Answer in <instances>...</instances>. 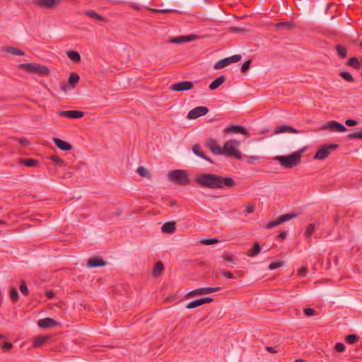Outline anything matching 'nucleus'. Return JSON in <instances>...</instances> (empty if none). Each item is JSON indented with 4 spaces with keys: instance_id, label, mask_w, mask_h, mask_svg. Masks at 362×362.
Listing matches in <instances>:
<instances>
[{
    "instance_id": "1",
    "label": "nucleus",
    "mask_w": 362,
    "mask_h": 362,
    "mask_svg": "<svg viewBox=\"0 0 362 362\" xmlns=\"http://www.w3.org/2000/svg\"><path fill=\"white\" fill-rule=\"evenodd\" d=\"M304 151L305 148H302L289 156H277L274 160L279 161L286 168H291L300 163L301 155Z\"/></svg>"
},
{
    "instance_id": "2",
    "label": "nucleus",
    "mask_w": 362,
    "mask_h": 362,
    "mask_svg": "<svg viewBox=\"0 0 362 362\" xmlns=\"http://www.w3.org/2000/svg\"><path fill=\"white\" fill-rule=\"evenodd\" d=\"M217 174L202 173L196 176L195 182L202 187L216 189Z\"/></svg>"
},
{
    "instance_id": "3",
    "label": "nucleus",
    "mask_w": 362,
    "mask_h": 362,
    "mask_svg": "<svg viewBox=\"0 0 362 362\" xmlns=\"http://www.w3.org/2000/svg\"><path fill=\"white\" fill-rule=\"evenodd\" d=\"M239 145L240 141L235 139L226 141L221 148V155L226 157H234L236 159L240 160L242 158L241 153L237 149Z\"/></svg>"
},
{
    "instance_id": "4",
    "label": "nucleus",
    "mask_w": 362,
    "mask_h": 362,
    "mask_svg": "<svg viewBox=\"0 0 362 362\" xmlns=\"http://www.w3.org/2000/svg\"><path fill=\"white\" fill-rule=\"evenodd\" d=\"M168 179L178 185L184 186L190 184L189 175L185 170L177 169L170 171Z\"/></svg>"
},
{
    "instance_id": "5",
    "label": "nucleus",
    "mask_w": 362,
    "mask_h": 362,
    "mask_svg": "<svg viewBox=\"0 0 362 362\" xmlns=\"http://www.w3.org/2000/svg\"><path fill=\"white\" fill-rule=\"evenodd\" d=\"M18 67L22 70L36 74L41 76H48L50 73L49 68L46 66L35 63L20 64Z\"/></svg>"
},
{
    "instance_id": "6",
    "label": "nucleus",
    "mask_w": 362,
    "mask_h": 362,
    "mask_svg": "<svg viewBox=\"0 0 362 362\" xmlns=\"http://www.w3.org/2000/svg\"><path fill=\"white\" fill-rule=\"evenodd\" d=\"M339 148L338 144H332L322 146L315 154L314 160H324L327 158L331 152Z\"/></svg>"
},
{
    "instance_id": "7",
    "label": "nucleus",
    "mask_w": 362,
    "mask_h": 362,
    "mask_svg": "<svg viewBox=\"0 0 362 362\" xmlns=\"http://www.w3.org/2000/svg\"><path fill=\"white\" fill-rule=\"evenodd\" d=\"M320 130H328L331 132H346L347 129L342 124L337 121L332 120L322 125L320 128Z\"/></svg>"
},
{
    "instance_id": "8",
    "label": "nucleus",
    "mask_w": 362,
    "mask_h": 362,
    "mask_svg": "<svg viewBox=\"0 0 362 362\" xmlns=\"http://www.w3.org/2000/svg\"><path fill=\"white\" fill-rule=\"evenodd\" d=\"M221 289V287H204V288H199L194 289V290H192V291H189V293H187L185 295V298H192L193 296H195L208 294V293H211L212 292L220 291Z\"/></svg>"
},
{
    "instance_id": "9",
    "label": "nucleus",
    "mask_w": 362,
    "mask_h": 362,
    "mask_svg": "<svg viewBox=\"0 0 362 362\" xmlns=\"http://www.w3.org/2000/svg\"><path fill=\"white\" fill-rule=\"evenodd\" d=\"M194 83L192 81H184L171 85L170 89L175 92L189 90L193 88Z\"/></svg>"
},
{
    "instance_id": "10",
    "label": "nucleus",
    "mask_w": 362,
    "mask_h": 362,
    "mask_svg": "<svg viewBox=\"0 0 362 362\" xmlns=\"http://www.w3.org/2000/svg\"><path fill=\"white\" fill-rule=\"evenodd\" d=\"M209 112V109L205 106H199L191 110L187 114V119H194L199 117L204 116Z\"/></svg>"
},
{
    "instance_id": "11",
    "label": "nucleus",
    "mask_w": 362,
    "mask_h": 362,
    "mask_svg": "<svg viewBox=\"0 0 362 362\" xmlns=\"http://www.w3.org/2000/svg\"><path fill=\"white\" fill-rule=\"evenodd\" d=\"M235 185V182L233 178L229 177L217 176L216 189L223 188V187H233Z\"/></svg>"
},
{
    "instance_id": "12",
    "label": "nucleus",
    "mask_w": 362,
    "mask_h": 362,
    "mask_svg": "<svg viewBox=\"0 0 362 362\" xmlns=\"http://www.w3.org/2000/svg\"><path fill=\"white\" fill-rule=\"evenodd\" d=\"M226 134H241L243 135L249 136V133L246 128L240 125H231L224 129Z\"/></svg>"
},
{
    "instance_id": "13",
    "label": "nucleus",
    "mask_w": 362,
    "mask_h": 362,
    "mask_svg": "<svg viewBox=\"0 0 362 362\" xmlns=\"http://www.w3.org/2000/svg\"><path fill=\"white\" fill-rule=\"evenodd\" d=\"M58 115L70 119H79L83 117L84 112L80 110H65L59 112Z\"/></svg>"
},
{
    "instance_id": "14",
    "label": "nucleus",
    "mask_w": 362,
    "mask_h": 362,
    "mask_svg": "<svg viewBox=\"0 0 362 362\" xmlns=\"http://www.w3.org/2000/svg\"><path fill=\"white\" fill-rule=\"evenodd\" d=\"M59 325V322L49 317L42 318L37 321V325L43 329L54 327Z\"/></svg>"
},
{
    "instance_id": "15",
    "label": "nucleus",
    "mask_w": 362,
    "mask_h": 362,
    "mask_svg": "<svg viewBox=\"0 0 362 362\" xmlns=\"http://www.w3.org/2000/svg\"><path fill=\"white\" fill-rule=\"evenodd\" d=\"M88 267H99L106 265V262L100 257H90L87 262Z\"/></svg>"
},
{
    "instance_id": "16",
    "label": "nucleus",
    "mask_w": 362,
    "mask_h": 362,
    "mask_svg": "<svg viewBox=\"0 0 362 362\" xmlns=\"http://www.w3.org/2000/svg\"><path fill=\"white\" fill-rule=\"evenodd\" d=\"M53 142L58 148L64 151H68L72 148L70 143L63 141L59 138H54Z\"/></svg>"
},
{
    "instance_id": "17",
    "label": "nucleus",
    "mask_w": 362,
    "mask_h": 362,
    "mask_svg": "<svg viewBox=\"0 0 362 362\" xmlns=\"http://www.w3.org/2000/svg\"><path fill=\"white\" fill-rule=\"evenodd\" d=\"M284 132H288V133H293V134H298L300 132L288 125H281L276 127L274 129V134H279Z\"/></svg>"
},
{
    "instance_id": "18",
    "label": "nucleus",
    "mask_w": 362,
    "mask_h": 362,
    "mask_svg": "<svg viewBox=\"0 0 362 362\" xmlns=\"http://www.w3.org/2000/svg\"><path fill=\"white\" fill-rule=\"evenodd\" d=\"M192 151L196 156L202 158L204 160H206L210 162L211 163H214V162L211 160V159L205 155V153L202 151V148L199 144H196L193 145Z\"/></svg>"
},
{
    "instance_id": "19",
    "label": "nucleus",
    "mask_w": 362,
    "mask_h": 362,
    "mask_svg": "<svg viewBox=\"0 0 362 362\" xmlns=\"http://www.w3.org/2000/svg\"><path fill=\"white\" fill-rule=\"evenodd\" d=\"M206 146L214 154L221 155V148L217 145V142L215 139H209Z\"/></svg>"
},
{
    "instance_id": "20",
    "label": "nucleus",
    "mask_w": 362,
    "mask_h": 362,
    "mask_svg": "<svg viewBox=\"0 0 362 362\" xmlns=\"http://www.w3.org/2000/svg\"><path fill=\"white\" fill-rule=\"evenodd\" d=\"M85 15L90 17L93 20L97 22L105 23L107 22V19L103 16L99 15L93 10H87L85 11Z\"/></svg>"
},
{
    "instance_id": "21",
    "label": "nucleus",
    "mask_w": 362,
    "mask_h": 362,
    "mask_svg": "<svg viewBox=\"0 0 362 362\" xmlns=\"http://www.w3.org/2000/svg\"><path fill=\"white\" fill-rule=\"evenodd\" d=\"M161 230L164 233H173L176 230L175 222L170 221L165 223L162 226Z\"/></svg>"
},
{
    "instance_id": "22",
    "label": "nucleus",
    "mask_w": 362,
    "mask_h": 362,
    "mask_svg": "<svg viewBox=\"0 0 362 362\" xmlns=\"http://www.w3.org/2000/svg\"><path fill=\"white\" fill-rule=\"evenodd\" d=\"M295 27V24L290 21H281L275 25V28L278 30H291Z\"/></svg>"
},
{
    "instance_id": "23",
    "label": "nucleus",
    "mask_w": 362,
    "mask_h": 362,
    "mask_svg": "<svg viewBox=\"0 0 362 362\" xmlns=\"http://www.w3.org/2000/svg\"><path fill=\"white\" fill-rule=\"evenodd\" d=\"M226 81V77L223 75L220 76L216 78L209 84V89L211 90H214L217 89L221 84H223Z\"/></svg>"
},
{
    "instance_id": "24",
    "label": "nucleus",
    "mask_w": 362,
    "mask_h": 362,
    "mask_svg": "<svg viewBox=\"0 0 362 362\" xmlns=\"http://www.w3.org/2000/svg\"><path fill=\"white\" fill-rule=\"evenodd\" d=\"M80 80V76L75 72H71L68 78V84L72 88H75Z\"/></svg>"
},
{
    "instance_id": "25",
    "label": "nucleus",
    "mask_w": 362,
    "mask_h": 362,
    "mask_svg": "<svg viewBox=\"0 0 362 362\" xmlns=\"http://www.w3.org/2000/svg\"><path fill=\"white\" fill-rule=\"evenodd\" d=\"M20 163L27 167H37L39 165V161L33 158H21Z\"/></svg>"
},
{
    "instance_id": "26",
    "label": "nucleus",
    "mask_w": 362,
    "mask_h": 362,
    "mask_svg": "<svg viewBox=\"0 0 362 362\" xmlns=\"http://www.w3.org/2000/svg\"><path fill=\"white\" fill-rule=\"evenodd\" d=\"M163 269H164L163 264L160 261L157 262L153 269V272H152L153 276H154V277L159 276L161 274L162 272L163 271Z\"/></svg>"
},
{
    "instance_id": "27",
    "label": "nucleus",
    "mask_w": 362,
    "mask_h": 362,
    "mask_svg": "<svg viewBox=\"0 0 362 362\" xmlns=\"http://www.w3.org/2000/svg\"><path fill=\"white\" fill-rule=\"evenodd\" d=\"M49 338V336H45V335L37 336L35 338L33 345L34 347L42 346Z\"/></svg>"
},
{
    "instance_id": "28",
    "label": "nucleus",
    "mask_w": 362,
    "mask_h": 362,
    "mask_svg": "<svg viewBox=\"0 0 362 362\" xmlns=\"http://www.w3.org/2000/svg\"><path fill=\"white\" fill-rule=\"evenodd\" d=\"M4 50L8 53H10L13 55L16 56H24L25 52L22 50H21L18 48L14 47H5L4 48Z\"/></svg>"
},
{
    "instance_id": "29",
    "label": "nucleus",
    "mask_w": 362,
    "mask_h": 362,
    "mask_svg": "<svg viewBox=\"0 0 362 362\" xmlns=\"http://www.w3.org/2000/svg\"><path fill=\"white\" fill-rule=\"evenodd\" d=\"M35 3L41 7L49 8L56 4V0H35Z\"/></svg>"
},
{
    "instance_id": "30",
    "label": "nucleus",
    "mask_w": 362,
    "mask_h": 362,
    "mask_svg": "<svg viewBox=\"0 0 362 362\" xmlns=\"http://www.w3.org/2000/svg\"><path fill=\"white\" fill-rule=\"evenodd\" d=\"M66 54L71 61L76 63H79L81 60V55L77 51L69 50Z\"/></svg>"
},
{
    "instance_id": "31",
    "label": "nucleus",
    "mask_w": 362,
    "mask_h": 362,
    "mask_svg": "<svg viewBox=\"0 0 362 362\" xmlns=\"http://www.w3.org/2000/svg\"><path fill=\"white\" fill-rule=\"evenodd\" d=\"M347 66H351L356 69H360L361 64L358 59L356 57L350 58L346 63Z\"/></svg>"
},
{
    "instance_id": "32",
    "label": "nucleus",
    "mask_w": 362,
    "mask_h": 362,
    "mask_svg": "<svg viewBox=\"0 0 362 362\" xmlns=\"http://www.w3.org/2000/svg\"><path fill=\"white\" fill-rule=\"evenodd\" d=\"M335 49L340 58L345 59L347 57V49L344 45L337 44L335 46Z\"/></svg>"
},
{
    "instance_id": "33",
    "label": "nucleus",
    "mask_w": 362,
    "mask_h": 362,
    "mask_svg": "<svg viewBox=\"0 0 362 362\" xmlns=\"http://www.w3.org/2000/svg\"><path fill=\"white\" fill-rule=\"evenodd\" d=\"M261 251V247L258 243H255L253 247L248 250L247 255L248 257H255Z\"/></svg>"
},
{
    "instance_id": "34",
    "label": "nucleus",
    "mask_w": 362,
    "mask_h": 362,
    "mask_svg": "<svg viewBox=\"0 0 362 362\" xmlns=\"http://www.w3.org/2000/svg\"><path fill=\"white\" fill-rule=\"evenodd\" d=\"M136 172L142 177H146L147 179L151 178V175L149 170L143 166L138 167Z\"/></svg>"
},
{
    "instance_id": "35",
    "label": "nucleus",
    "mask_w": 362,
    "mask_h": 362,
    "mask_svg": "<svg viewBox=\"0 0 362 362\" xmlns=\"http://www.w3.org/2000/svg\"><path fill=\"white\" fill-rule=\"evenodd\" d=\"M229 64H230L229 60H228V57H226V58H224V59H221L218 62H217L215 64L214 69H223V68L228 66Z\"/></svg>"
},
{
    "instance_id": "36",
    "label": "nucleus",
    "mask_w": 362,
    "mask_h": 362,
    "mask_svg": "<svg viewBox=\"0 0 362 362\" xmlns=\"http://www.w3.org/2000/svg\"><path fill=\"white\" fill-rule=\"evenodd\" d=\"M298 214L296 213H289L285 214L279 216L280 221L282 223L288 221L292 218L297 217Z\"/></svg>"
},
{
    "instance_id": "37",
    "label": "nucleus",
    "mask_w": 362,
    "mask_h": 362,
    "mask_svg": "<svg viewBox=\"0 0 362 362\" xmlns=\"http://www.w3.org/2000/svg\"><path fill=\"white\" fill-rule=\"evenodd\" d=\"M201 305H202V300H200V298H199V299H196V300H192L190 303H187L186 305V308L193 309V308H197Z\"/></svg>"
},
{
    "instance_id": "38",
    "label": "nucleus",
    "mask_w": 362,
    "mask_h": 362,
    "mask_svg": "<svg viewBox=\"0 0 362 362\" xmlns=\"http://www.w3.org/2000/svg\"><path fill=\"white\" fill-rule=\"evenodd\" d=\"M339 76L348 82L353 83L354 81V77L349 72L341 71Z\"/></svg>"
},
{
    "instance_id": "39",
    "label": "nucleus",
    "mask_w": 362,
    "mask_h": 362,
    "mask_svg": "<svg viewBox=\"0 0 362 362\" xmlns=\"http://www.w3.org/2000/svg\"><path fill=\"white\" fill-rule=\"evenodd\" d=\"M49 159L60 167L65 165L64 161L57 155H52Z\"/></svg>"
},
{
    "instance_id": "40",
    "label": "nucleus",
    "mask_w": 362,
    "mask_h": 362,
    "mask_svg": "<svg viewBox=\"0 0 362 362\" xmlns=\"http://www.w3.org/2000/svg\"><path fill=\"white\" fill-rule=\"evenodd\" d=\"M315 229V226L314 223L309 224L308 226L307 227L305 231L304 232V236L305 238L310 237L313 234Z\"/></svg>"
},
{
    "instance_id": "41",
    "label": "nucleus",
    "mask_w": 362,
    "mask_h": 362,
    "mask_svg": "<svg viewBox=\"0 0 362 362\" xmlns=\"http://www.w3.org/2000/svg\"><path fill=\"white\" fill-rule=\"evenodd\" d=\"M345 339L347 344H353L358 339V337L356 334H351L347 335Z\"/></svg>"
},
{
    "instance_id": "42",
    "label": "nucleus",
    "mask_w": 362,
    "mask_h": 362,
    "mask_svg": "<svg viewBox=\"0 0 362 362\" xmlns=\"http://www.w3.org/2000/svg\"><path fill=\"white\" fill-rule=\"evenodd\" d=\"M170 43L173 44H180L183 42H186V40L185 39L184 36H179L176 37H172L169 40Z\"/></svg>"
},
{
    "instance_id": "43",
    "label": "nucleus",
    "mask_w": 362,
    "mask_h": 362,
    "mask_svg": "<svg viewBox=\"0 0 362 362\" xmlns=\"http://www.w3.org/2000/svg\"><path fill=\"white\" fill-rule=\"evenodd\" d=\"M219 240L217 238H211V239H203L200 241V243L205 245H210L218 243Z\"/></svg>"
},
{
    "instance_id": "44",
    "label": "nucleus",
    "mask_w": 362,
    "mask_h": 362,
    "mask_svg": "<svg viewBox=\"0 0 362 362\" xmlns=\"http://www.w3.org/2000/svg\"><path fill=\"white\" fill-rule=\"evenodd\" d=\"M151 11L155 13H177L178 11L174 9H155L153 8Z\"/></svg>"
},
{
    "instance_id": "45",
    "label": "nucleus",
    "mask_w": 362,
    "mask_h": 362,
    "mask_svg": "<svg viewBox=\"0 0 362 362\" xmlns=\"http://www.w3.org/2000/svg\"><path fill=\"white\" fill-rule=\"evenodd\" d=\"M281 223V222L280 221V218H279V217H278L276 220L272 221L269 222L267 224L266 228L267 229H271V228H274L275 226H279Z\"/></svg>"
},
{
    "instance_id": "46",
    "label": "nucleus",
    "mask_w": 362,
    "mask_h": 362,
    "mask_svg": "<svg viewBox=\"0 0 362 362\" xmlns=\"http://www.w3.org/2000/svg\"><path fill=\"white\" fill-rule=\"evenodd\" d=\"M346 137L348 139H350V140L355 139H362V132L349 134L346 136Z\"/></svg>"
},
{
    "instance_id": "47",
    "label": "nucleus",
    "mask_w": 362,
    "mask_h": 362,
    "mask_svg": "<svg viewBox=\"0 0 362 362\" xmlns=\"http://www.w3.org/2000/svg\"><path fill=\"white\" fill-rule=\"evenodd\" d=\"M0 346L4 351H8L12 349L13 344L8 341H4L1 343Z\"/></svg>"
},
{
    "instance_id": "48",
    "label": "nucleus",
    "mask_w": 362,
    "mask_h": 362,
    "mask_svg": "<svg viewBox=\"0 0 362 362\" xmlns=\"http://www.w3.org/2000/svg\"><path fill=\"white\" fill-rule=\"evenodd\" d=\"M284 265V262L283 261H279V262H272L269 265V269L270 270H273V269H277V268H279L281 267H283Z\"/></svg>"
},
{
    "instance_id": "49",
    "label": "nucleus",
    "mask_w": 362,
    "mask_h": 362,
    "mask_svg": "<svg viewBox=\"0 0 362 362\" xmlns=\"http://www.w3.org/2000/svg\"><path fill=\"white\" fill-rule=\"evenodd\" d=\"M251 63H252V59H248L246 62H245L241 66V69H240L241 71L243 73H246L248 71V69H250Z\"/></svg>"
},
{
    "instance_id": "50",
    "label": "nucleus",
    "mask_w": 362,
    "mask_h": 362,
    "mask_svg": "<svg viewBox=\"0 0 362 362\" xmlns=\"http://www.w3.org/2000/svg\"><path fill=\"white\" fill-rule=\"evenodd\" d=\"M19 289L21 291V292L24 295V296H28V289L27 288V286L25 283L24 281H22L21 282V284H20V286H19Z\"/></svg>"
},
{
    "instance_id": "51",
    "label": "nucleus",
    "mask_w": 362,
    "mask_h": 362,
    "mask_svg": "<svg viewBox=\"0 0 362 362\" xmlns=\"http://www.w3.org/2000/svg\"><path fill=\"white\" fill-rule=\"evenodd\" d=\"M11 298L13 302H16L18 300V293L15 288L11 289Z\"/></svg>"
},
{
    "instance_id": "52",
    "label": "nucleus",
    "mask_w": 362,
    "mask_h": 362,
    "mask_svg": "<svg viewBox=\"0 0 362 362\" xmlns=\"http://www.w3.org/2000/svg\"><path fill=\"white\" fill-rule=\"evenodd\" d=\"M228 59L229 63L230 64L231 63H235V62L240 61V59H242V57L240 54H235L232 57H228Z\"/></svg>"
},
{
    "instance_id": "53",
    "label": "nucleus",
    "mask_w": 362,
    "mask_h": 362,
    "mask_svg": "<svg viewBox=\"0 0 362 362\" xmlns=\"http://www.w3.org/2000/svg\"><path fill=\"white\" fill-rule=\"evenodd\" d=\"M303 313L308 317H311L316 314V311L313 308H305Z\"/></svg>"
},
{
    "instance_id": "54",
    "label": "nucleus",
    "mask_w": 362,
    "mask_h": 362,
    "mask_svg": "<svg viewBox=\"0 0 362 362\" xmlns=\"http://www.w3.org/2000/svg\"><path fill=\"white\" fill-rule=\"evenodd\" d=\"M334 349L338 352H342L345 350V345L343 343H337L334 346Z\"/></svg>"
},
{
    "instance_id": "55",
    "label": "nucleus",
    "mask_w": 362,
    "mask_h": 362,
    "mask_svg": "<svg viewBox=\"0 0 362 362\" xmlns=\"http://www.w3.org/2000/svg\"><path fill=\"white\" fill-rule=\"evenodd\" d=\"M221 274L222 276H223L224 277L228 278V279H234L235 278L233 273H232L230 272L223 270L221 272Z\"/></svg>"
},
{
    "instance_id": "56",
    "label": "nucleus",
    "mask_w": 362,
    "mask_h": 362,
    "mask_svg": "<svg viewBox=\"0 0 362 362\" xmlns=\"http://www.w3.org/2000/svg\"><path fill=\"white\" fill-rule=\"evenodd\" d=\"M308 272V268L305 267H302L298 271V276L300 277H303L306 275Z\"/></svg>"
},
{
    "instance_id": "57",
    "label": "nucleus",
    "mask_w": 362,
    "mask_h": 362,
    "mask_svg": "<svg viewBox=\"0 0 362 362\" xmlns=\"http://www.w3.org/2000/svg\"><path fill=\"white\" fill-rule=\"evenodd\" d=\"M18 143L23 146H27L30 145V141L26 138H19L18 139Z\"/></svg>"
},
{
    "instance_id": "58",
    "label": "nucleus",
    "mask_w": 362,
    "mask_h": 362,
    "mask_svg": "<svg viewBox=\"0 0 362 362\" xmlns=\"http://www.w3.org/2000/svg\"><path fill=\"white\" fill-rule=\"evenodd\" d=\"M357 124H358L357 121L355 119H348L345 121V124L347 127H354V126L357 125Z\"/></svg>"
},
{
    "instance_id": "59",
    "label": "nucleus",
    "mask_w": 362,
    "mask_h": 362,
    "mask_svg": "<svg viewBox=\"0 0 362 362\" xmlns=\"http://www.w3.org/2000/svg\"><path fill=\"white\" fill-rule=\"evenodd\" d=\"M221 257L223 259V260L228 262H233L235 259V257L233 255H230L228 254L222 255Z\"/></svg>"
},
{
    "instance_id": "60",
    "label": "nucleus",
    "mask_w": 362,
    "mask_h": 362,
    "mask_svg": "<svg viewBox=\"0 0 362 362\" xmlns=\"http://www.w3.org/2000/svg\"><path fill=\"white\" fill-rule=\"evenodd\" d=\"M184 37L186 40V42H190L198 39V36L196 35H185Z\"/></svg>"
},
{
    "instance_id": "61",
    "label": "nucleus",
    "mask_w": 362,
    "mask_h": 362,
    "mask_svg": "<svg viewBox=\"0 0 362 362\" xmlns=\"http://www.w3.org/2000/svg\"><path fill=\"white\" fill-rule=\"evenodd\" d=\"M200 300H202V305H204V304H206V303H211L214 300V299L212 298H210V297H206V298H200Z\"/></svg>"
},
{
    "instance_id": "62",
    "label": "nucleus",
    "mask_w": 362,
    "mask_h": 362,
    "mask_svg": "<svg viewBox=\"0 0 362 362\" xmlns=\"http://www.w3.org/2000/svg\"><path fill=\"white\" fill-rule=\"evenodd\" d=\"M230 30L232 31V32H234V33H238V32H244L245 30L243 28H240V27H236V26H233L230 28Z\"/></svg>"
},
{
    "instance_id": "63",
    "label": "nucleus",
    "mask_w": 362,
    "mask_h": 362,
    "mask_svg": "<svg viewBox=\"0 0 362 362\" xmlns=\"http://www.w3.org/2000/svg\"><path fill=\"white\" fill-rule=\"evenodd\" d=\"M255 211V206L253 205H247L245 207L246 214H251Z\"/></svg>"
},
{
    "instance_id": "64",
    "label": "nucleus",
    "mask_w": 362,
    "mask_h": 362,
    "mask_svg": "<svg viewBox=\"0 0 362 362\" xmlns=\"http://www.w3.org/2000/svg\"><path fill=\"white\" fill-rule=\"evenodd\" d=\"M45 295L49 299H52V298H53L55 296V293H54V291H52L51 290L47 291L45 292Z\"/></svg>"
}]
</instances>
